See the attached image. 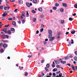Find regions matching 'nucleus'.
I'll return each instance as SVG.
<instances>
[{"mask_svg":"<svg viewBox=\"0 0 77 77\" xmlns=\"http://www.w3.org/2000/svg\"><path fill=\"white\" fill-rule=\"evenodd\" d=\"M75 68L77 70V66H75Z\"/></svg>","mask_w":77,"mask_h":77,"instance_id":"774afa93","label":"nucleus"},{"mask_svg":"<svg viewBox=\"0 0 77 77\" xmlns=\"http://www.w3.org/2000/svg\"><path fill=\"white\" fill-rule=\"evenodd\" d=\"M54 62L56 64H59L60 63V61H59V60H58V61H54Z\"/></svg>","mask_w":77,"mask_h":77,"instance_id":"0eeeda50","label":"nucleus"},{"mask_svg":"<svg viewBox=\"0 0 77 77\" xmlns=\"http://www.w3.org/2000/svg\"><path fill=\"white\" fill-rule=\"evenodd\" d=\"M38 10L39 11H40V12H41V11H42V10L41 8H38Z\"/></svg>","mask_w":77,"mask_h":77,"instance_id":"4be33fe9","label":"nucleus"},{"mask_svg":"<svg viewBox=\"0 0 77 77\" xmlns=\"http://www.w3.org/2000/svg\"><path fill=\"white\" fill-rule=\"evenodd\" d=\"M59 4H58V3H56L55 4V6H57H57H59Z\"/></svg>","mask_w":77,"mask_h":77,"instance_id":"79ce46f5","label":"nucleus"},{"mask_svg":"<svg viewBox=\"0 0 77 77\" xmlns=\"http://www.w3.org/2000/svg\"><path fill=\"white\" fill-rule=\"evenodd\" d=\"M3 44L2 43H0V47H3Z\"/></svg>","mask_w":77,"mask_h":77,"instance_id":"72a5a7b5","label":"nucleus"},{"mask_svg":"<svg viewBox=\"0 0 77 77\" xmlns=\"http://www.w3.org/2000/svg\"><path fill=\"white\" fill-rule=\"evenodd\" d=\"M45 60H43L41 61V62L42 63H44V62Z\"/></svg>","mask_w":77,"mask_h":77,"instance_id":"58836bf2","label":"nucleus"},{"mask_svg":"<svg viewBox=\"0 0 77 77\" xmlns=\"http://www.w3.org/2000/svg\"><path fill=\"white\" fill-rule=\"evenodd\" d=\"M1 41L4 43H7V42H8V40H1Z\"/></svg>","mask_w":77,"mask_h":77,"instance_id":"7ed1b4c3","label":"nucleus"},{"mask_svg":"<svg viewBox=\"0 0 77 77\" xmlns=\"http://www.w3.org/2000/svg\"><path fill=\"white\" fill-rule=\"evenodd\" d=\"M32 13H33V14H35L36 13V11H35V10H32Z\"/></svg>","mask_w":77,"mask_h":77,"instance_id":"c9c22d12","label":"nucleus"},{"mask_svg":"<svg viewBox=\"0 0 77 77\" xmlns=\"http://www.w3.org/2000/svg\"><path fill=\"white\" fill-rule=\"evenodd\" d=\"M67 65H68V66H71V64L69 63H67Z\"/></svg>","mask_w":77,"mask_h":77,"instance_id":"de8ad7c7","label":"nucleus"},{"mask_svg":"<svg viewBox=\"0 0 77 77\" xmlns=\"http://www.w3.org/2000/svg\"><path fill=\"white\" fill-rule=\"evenodd\" d=\"M57 71V69L56 68H54L53 70V71L54 72H56V71Z\"/></svg>","mask_w":77,"mask_h":77,"instance_id":"ddd939ff","label":"nucleus"},{"mask_svg":"<svg viewBox=\"0 0 77 77\" xmlns=\"http://www.w3.org/2000/svg\"><path fill=\"white\" fill-rule=\"evenodd\" d=\"M73 20H74V19H72V18H71V17H70L69 18V21H72Z\"/></svg>","mask_w":77,"mask_h":77,"instance_id":"f3484780","label":"nucleus"},{"mask_svg":"<svg viewBox=\"0 0 77 77\" xmlns=\"http://www.w3.org/2000/svg\"><path fill=\"white\" fill-rule=\"evenodd\" d=\"M11 31H12V32H14L15 31V29H14V28H12L11 29Z\"/></svg>","mask_w":77,"mask_h":77,"instance_id":"c756f323","label":"nucleus"},{"mask_svg":"<svg viewBox=\"0 0 77 77\" xmlns=\"http://www.w3.org/2000/svg\"><path fill=\"white\" fill-rule=\"evenodd\" d=\"M63 6L64 7H67V5L65 3H63L62 4Z\"/></svg>","mask_w":77,"mask_h":77,"instance_id":"6e6552de","label":"nucleus"},{"mask_svg":"<svg viewBox=\"0 0 77 77\" xmlns=\"http://www.w3.org/2000/svg\"><path fill=\"white\" fill-rule=\"evenodd\" d=\"M3 46L4 48H6L7 47V45L6 44H4V45H3Z\"/></svg>","mask_w":77,"mask_h":77,"instance_id":"412c9836","label":"nucleus"},{"mask_svg":"<svg viewBox=\"0 0 77 77\" xmlns=\"http://www.w3.org/2000/svg\"><path fill=\"white\" fill-rule=\"evenodd\" d=\"M53 76H56V73H53Z\"/></svg>","mask_w":77,"mask_h":77,"instance_id":"8fccbe9b","label":"nucleus"},{"mask_svg":"<svg viewBox=\"0 0 77 77\" xmlns=\"http://www.w3.org/2000/svg\"><path fill=\"white\" fill-rule=\"evenodd\" d=\"M71 41H72L71 43V44H73L74 43V42L73 41V40H71Z\"/></svg>","mask_w":77,"mask_h":77,"instance_id":"680f3d73","label":"nucleus"},{"mask_svg":"<svg viewBox=\"0 0 77 77\" xmlns=\"http://www.w3.org/2000/svg\"><path fill=\"white\" fill-rule=\"evenodd\" d=\"M62 75V73H60V74H59V77H61Z\"/></svg>","mask_w":77,"mask_h":77,"instance_id":"2f4dec72","label":"nucleus"},{"mask_svg":"<svg viewBox=\"0 0 77 77\" xmlns=\"http://www.w3.org/2000/svg\"><path fill=\"white\" fill-rule=\"evenodd\" d=\"M69 57H70V58H72V57H73V56H72V55H70V56H69Z\"/></svg>","mask_w":77,"mask_h":77,"instance_id":"052dcab7","label":"nucleus"},{"mask_svg":"<svg viewBox=\"0 0 77 77\" xmlns=\"http://www.w3.org/2000/svg\"><path fill=\"white\" fill-rule=\"evenodd\" d=\"M33 21L34 22H35L36 21V18H33Z\"/></svg>","mask_w":77,"mask_h":77,"instance_id":"7c9ffc66","label":"nucleus"},{"mask_svg":"<svg viewBox=\"0 0 77 77\" xmlns=\"http://www.w3.org/2000/svg\"><path fill=\"white\" fill-rule=\"evenodd\" d=\"M73 16H75L76 15V14H72Z\"/></svg>","mask_w":77,"mask_h":77,"instance_id":"338daca9","label":"nucleus"},{"mask_svg":"<svg viewBox=\"0 0 77 77\" xmlns=\"http://www.w3.org/2000/svg\"><path fill=\"white\" fill-rule=\"evenodd\" d=\"M56 67L57 68H60V66H59L58 65H56Z\"/></svg>","mask_w":77,"mask_h":77,"instance_id":"a18cd8bd","label":"nucleus"},{"mask_svg":"<svg viewBox=\"0 0 77 77\" xmlns=\"http://www.w3.org/2000/svg\"><path fill=\"white\" fill-rule=\"evenodd\" d=\"M9 26V24L5 26V27H8Z\"/></svg>","mask_w":77,"mask_h":77,"instance_id":"a19ab883","label":"nucleus"},{"mask_svg":"<svg viewBox=\"0 0 77 77\" xmlns=\"http://www.w3.org/2000/svg\"><path fill=\"white\" fill-rule=\"evenodd\" d=\"M9 9V7H7L4 8V10L5 11H6L8 9V10Z\"/></svg>","mask_w":77,"mask_h":77,"instance_id":"1a4fd4ad","label":"nucleus"},{"mask_svg":"<svg viewBox=\"0 0 77 77\" xmlns=\"http://www.w3.org/2000/svg\"><path fill=\"white\" fill-rule=\"evenodd\" d=\"M5 36H6V37L7 38H9V36L8 35H6Z\"/></svg>","mask_w":77,"mask_h":77,"instance_id":"0e129e2a","label":"nucleus"},{"mask_svg":"<svg viewBox=\"0 0 77 77\" xmlns=\"http://www.w3.org/2000/svg\"><path fill=\"white\" fill-rule=\"evenodd\" d=\"M26 6H28V7H30V4H29V3L27 2L26 4Z\"/></svg>","mask_w":77,"mask_h":77,"instance_id":"4468645a","label":"nucleus"},{"mask_svg":"<svg viewBox=\"0 0 77 77\" xmlns=\"http://www.w3.org/2000/svg\"><path fill=\"white\" fill-rule=\"evenodd\" d=\"M69 58V57H64V58L66 60H67V59H68Z\"/></svg>","mask_w":77,"mask_h":77,"instance_id":"a878e982","label":"nucleus"},{"mask_svg":"<svg viewBox=\"0 0 77 77\" xmlns=\"http://www.w3.org/2000/svg\"><path fill=\"white\" fill-rule=\"evenodd\" d=\"M3 8V7L2 6H0V8L2 9Z\"/></svg>","mask_w":77,"mask_h":77,"instance_id":"3c124183","label":"nucleus"},{"mask_svg":"<svg viewBox=\"0 0 77 77\" xmlns=\"http://www.w3.org/2000/svg\"><path fill=\"white\" fill-rule=\"evenodd\" d=\"M44 30V28H42L40 29L41 32H42Z\"/></svg>","mask_w":77,"mask_h":77,"instance_id":"473e14b6","label":"nucleus"},{"mask_svg":"<svg viewBox=\"0 0 77 77\" xmlns=\"http://www.w3.org/2000/svg\"><path fill=\"white\" fill-rule=\"evenodd\" d=\"M8 15V13H4V14H3L2 15V16H3V17H5V16H6V15Z\"/></svg>","mask_w":77,"mask_h":77,"instance_id":"f8f14e48","label":"nucleus"},{"mask_svg":"<svg viewBox=\"0 0 77 77\" xmlns=\"http://www.w3.org/2000/svg\"><path fill=\"white\" fill-rule=\"evenodd\" d=\"M17 10H18V9H16L14 10V12H15L17 13Z\"/></svg>","mask_w":77,"mask_h":77,"instance_id":"864d4df0","label":"nucleus"},{"mask_svg":"<svg viewBox=\"0 0 77 77\" xmlns=\"http://www.w3.org/2000/svg\"><path fill=\"white\" fill-rule=\"evenodd\" d=\"M1 36L3 39H5L6 38V35H1Z\"/></svg>","mask_w":77,"mask_h":77,"instance_id":"39448f33","label":"nucleus"},{"mask_svg":"<svg viewBox=\"0 0 77 77\" xmlns=\"http://www.w3.org/2000/svg\"><path fill=\"white\" fill-rule=\"evenodd\" d=\"M49 75H50V76H51V75H52V73H50L49 74Z\"/></svg>","mask_w":77,"mask_h":77,"instance_id":"e2e57ef3","label":"nucleus"},{"mask_svg":"<svg viewBox=\"0 0 77 77\" xmlns=\"http://www.w3.org/2000/svg\"><path fill=\"white\" fill-rule=\"evenodd\" d=\"M33 2L34 3H37V1L36 0H33Z\"/></svg>","mask_w":77,"mask_h":77,"instance_id":"dca6fc26","label":"nucleus"},{"mask_svg":"<svg viewBox=\"0 0 77 77\" xmlns=\"http://www.w3.org/2000/svg\"><path fill=\"white\" fill-rule=\"evenodd\" d=\"M46 67L47 68H49L50 67V64H47L46 65Z\"/></svg>","mask_w":77,"mask_h":77,"instance_id":"cd10ccee","label":"nucleus"},{"mask_svg":"<svg viewBox=\"0 0 77 77\" xmlns=\"http://www.w3.org/2000/svg\"><path fill=\"white\" fill-rule=\"evenodd\" d=\"M32 55H29L28 56V57H29V58H30V57H32Z\"/></svg>","mask_w":77,"mask_h":77,"instance_id":"603ef678","label":"nucleus"},{"mask_svg":"<svg viewBox=\"0 0 77 77\" xmlns=\"http://www.w3.org/2000/svg\"><path fill=\"white\" fill-rule=\"evenodd\" d=\"M52 37V34H49L48 36V38H51Z\"/></svg>","mask_w":77,"mask_h":77,"instance_id":"6ab92c4d","label":"nucleus"},{"mask_svg":"<svg viewBox=\"0 0 77 77\" xmlns=\"http://www.w3.org/2000/svg\"><path fill=\"white\" fill-rule=\"evenodd\" d=\"M16 24V23H15V21H13L12 22V25H13L14 26L15 25V24Z\"/></svg>","mask_w":77,"mask_h":77,"instance_id":"a211bd4d","label":"nucleus"},{"mask_svg":"<svg viewBox=\"0 0 77 77\" xmlns=\"http://www.w3.org/2000/svg\"><path fill=\"white\" fill-rule=\"evenodd\" d=\"M7 32L8 34H11V31L10 30H8V31H7Z\"/></svg>","mask_w":77,"mask_h":77,"instance_id":"5701e85b","label":"nucleus"},{"mask_svg":"<svg viewBox=\"0 0 77 77\" xmlns=\"http://www.w3.org/2000/svg\"><path fill=\"white\" fill-rule=\"evenodd\" d=\"M44 42V44L45 45V44H46L47 43V42Z\"/></svg>","mask_w":77,"mask_h":77,"instance_id":"69168bd1","label":"nucleus"},{"mask_svg":"<svg viewBox=\"0 0 77 77\" xmlns=\"http://www.w3.org/2000/svg\"><path fill=\"white\" fill-rule=\"evenodd\" d=\"M74 59L75 61H77V57H75L74 58Z\"/></svg>","mask_w":77,"mask_h":77,"instance_id":"c85d7f7f","label":"nucleus"},{"mask_svg":"<svg viewBox=\"0 0 77 77\" xmlns=\"http://www.w3.org/2000/svg\"><path fill=\"white\" fill-rule=\"evenodd\" d=\"M60 11L61 12H63L64 10L63 8H61L60 9Z\"/></svg>","mask_w":77,"mask_h":77,"instance_id":"393cba45","label":"nucleus"},{"mask_svg":"<svg viewBox=\"0 0 77 77\" xmlns=\"http://www.w3.org/2000/svg\"><path fill=\"white\" fill-rule=\"evenodd\" d=\"M61 63H66V61H60Z\"/></svg>","mask_w":77,"mask_h":77,"instance_id":"aec40b11","label":"nucleus"},{"mask_svg":"<svg viewBox=\"0 0 77 77\" xmlns=\"http://www.w3.org/2000/svg\"><path fill=\"white\" fill-rule=\"evenodd\" d=\"M22 16H21L20 17V18H23V17H25V12H22Z\"/></svg>","mask_w":77,"mask_h":77,"instance_id":"f257e3e1","label":"nucleus"},{"mask_svg":"<svg viewBox=\"0 0 77 77\" xmlns=\"http://www.w3.org/2000/svg\"><path fill=\"white\" fill-rule=\"evenodd\" d=\"M38 33H39V31H36V34H38Z\"/></svg>","mask_w":77,"mask_h":77,"instance_id":"bf43d9fd","label":"nucleus"},{"mask_svg":"<svg viewBox=\"0 0 77 77\" xmlns=\"http://www.w3.org/2000/svg\"><path fill=\"white\" fill-rule=\"evenodd\" d=\"M10 2H15V0H10Z\"/></svg>","mask_w":77,"mask_h":77,"instance_id":"c03bdc74","label":"nucleus"},{"mask_svg":"<svg viewBox=\"0 0 77 77\" xmlns=\"http://www.w3.org/2000/svg\"><path fill=\"white\" fill-rule=\"evenodd\" d=\"M22 23L23 24L24 23H25V21H26L25 20H22Z\"/></svg>","mask_w":77,"mask_h":77,"instance_id":"ea45409f","label":"nucleus"},{"mask_svg":"<svg viewBox=\"0 0 77 77\" xmlns=\"http://www.w3.org/2000/svg\"><path fill=\"white\" fill-rule=\"evenodd\" d=\"M28 75V73L27 72H25V76H27Z\"/></svg>","mask_w":77,"mask_h":77,"instance_id":"f704fd0d","label":"nucleus"},{"mask_svg":"<svg viewBox=\"0 0 77 77\" xmlns=\"http://www.w3.org/2000/svg\"><path fill=\"white\" fill-rule=\"evenodd\" d=\"M74 7L75 8H77V4H76L74 5Z\"/></svg>","mask_w":77,"mask_h":77,"instance_id":"4c0bfd02","label":"nucleus"},{"mask_svg":"<svg viewBox=\"0 0 77 77\" xmlns=\"http://www.w3.org/2000/svg\"><path fill=\"white\" fill-rule=\"evenodd\" d=\"M7 30H8V29H7V28H5L2 29V31H3V32H4L6 33H8V32H7Z\"/></svg>","mask_w":77,"mask_h":77,"instance_id":"f03ea898","label":"nucleus"},{"mask_svg":"<svg viewBox=\"0 0 77 77\" xmlns=\"http://www.w3.org/2000/svg\"><path fill=\"white\" fill-rule=\"evenodd\" d=\"M52 66L53 68H54L55 66V65H54V64H52Z\"/></svg>","mask_w":77,"mask_h":77,"instance_id":"5fc2aeb1","label":"nucleus"},{"mask_svg":"<svg viewBox=\"0 0 77 77\" xmlns=\"http://www.w3.org/2000/svg\"><path fill=\"white\" fill-rule=\"evenodd\" d=\"M54 39V37H53L52 38H50V41H53Z\"/></svg>","mask_w":77,"mask_h":77,"instance_id":"9d476101","label":"nucleus"},{"mask_svg":"<svg viewBox=\"0 0 77 77\" xmlns=\"http://www.w3.org/2000/svg\"><path fill=\"white\" fill-rule=\"evenodd\" d=\"M60 23L61 24H63L65 23V20H61L60 21Z\"/></svg>","mask_w":77,"mask_h":77,"instance_id":"9b49d317","label":"nucleus"},{"mask_svg":"<svg viewBox=\"0 0 77 77\" xmlns=\"http://www.w3.org/2000/svg\"><path fill=\"white\" fill-rule=\"evenodd\" d=\"M75 32V31H73L71 32V33H72V34H74Z\"/></svg>","mask_w":77,"mask_h":77,"instance_id":"b1692460","label":"nucleus"},{"mask_svg":"<svg viewBox=\"0 0 77 77\" xmlns=\"http://www.w3.org/2000/svg\"><path fill=\"white\" fill-rule=\"evenodd\" d=\"M48 32L50 35H51V33H52V31L51 30L49 29L48 30Z\"/></svg>","mask_w":77,"mask_h":77,"instance_id":"20e7f679","label":"nucleus"},{"mask_svg":"<svg viewBox=\"0 0 77 77\" xmlns=\"http://www.w3.org/2000/svg\"><path fill=\"white\" fill-rule=\"evenodd\" d=\"M8 21H10V20H12V18H9L8 19Z\"/></svg>","mask_w":77,"mask_h":77,"instance_id":"49530a36","label":"nucleus"},{"mask_svg":"<svg viewBox=\"0 0 77 77\" xmlns=\"http://www.w3.org/2000/svg\"><path fill=\"white\" fill-rule=\"evenodd\" d=\"M0 51H1V52H2V53H3V52L4 51L3 49H1L0 50Z\"/></svg>","mask_w":77,"mask_h":77,"instance_id":"6e6d98bb","label":"nucleus"},{"mask_svg":"<svg viewBox=\"0 0 77 77\" xmlns=\"http://www.w3.org/2000/svg\"><path fill=\"white\" fill-rule=\"evenodd\" d=\"M71 67L74 71H76L75 69V67L74 66H73V65L71 66Z\"/></svg>","mask_w":77,"mask_h":77,"instance_id":"423d86ee","label":"nucleus"},{"mask_svg":"<svg viewBox=\"0 0 77 77\" xmlns=\"http://www.w3.org/2000/svg\"><path fill=\"white\" fill-rule=\"evenodd\" d=\"M69 34V32H67L66 33V35H68Z\"/></svg>","mask_w":77,"mask_h":77,"instance_id":"13d9d810","label":"nucleus"},{"mask_svg":"<svg viewBox=\"0 0 77 77\" xmlns=\"http://www.w3.org/2000/svg\"><path fill=\"white\" fill-rule=\"evenodd\" d=\"M26 12H27L26 15H27L28 16L27 17H29V13H28V11H27Z\"/></svg>","mask_w":77,"mask_h":77,"instance_id":"e433bc0d","label":"nucleus"},{"mask_svg":"<svg viewBox=\"0 0 77 77\" xmlns=\"http://www.w3.org/2000/svg\"><path fill=\"white\" fill-rule=\"evenodd\" d=\"M40 17L41 18H44V16L43 15H42L40 16Z\"/></svg>","mask_w":77,"mask_h":77,"instance_id":"09e8293b","label":"nucleus"},{"mask_svg":"<svg viewBox=\"0 0 77 77\" xmlns=\"http://www.w3.org/2000/svg\"><path fill=\"white\" fill-rule=\"evenodd\" d=\"M19 3H23V1L22 0H18Z\"/></svg>","mask_w":77,"mask_h":77,"instance_id":"2eb2a0df","label":"nucleus"},{"mask_svg":"<svg viewBox=\"0 0 77 77\" xmlns=\"http://www.w3.org/2000/svg\"><path fill=\"white\" fill-rule=\"evenodd\" d=\"M75 55H77V51H75Z\"/></svg>","mask_w":77,"mask_h":77,"instance_id":"4d7b16f0","label":"nucleus"},{"mask_svg":"<svg viewBox=\"0 0 77 77\" xmlns=\"http://www.w3.org/2000/svg\"><path fill=\"white\" fill-rule=\"evenodd\" d=\"M53 10H56V9H57V8L56 7H53Z\"/></svg>","mask_w":77,"mask_h":77,"instance_id":"bb28decb","label":"nucleus"},{"mask_svg":"<svg viewBox=\"0 0 77 77\" xmlns=\"http://www.w3.org/2000/svg\"><path fill=\"white\" fill-rule=\"evenodd\" d=\"M45 69L46 71H48V68H47V67L45 68Z\"/></svg>","mask_w":77,"mask_h":77,"instance_id":"37998d69","label":"nucleus"}]
</instances>
